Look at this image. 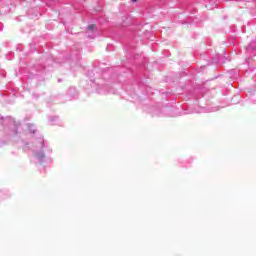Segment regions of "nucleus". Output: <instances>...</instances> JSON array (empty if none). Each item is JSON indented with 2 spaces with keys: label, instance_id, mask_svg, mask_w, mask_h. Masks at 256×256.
<instances>
[{
  "label": "nucleus",
  "instance_id": "obj_3",
  "mask_svg": "<svg viewBox=\"0 0 256 256\" xmlns=\"http://www.w3.org/2000/svg\"><path fill=\"white\" fill-rule=\"evenodd\" d=\"M133 2L137 1V0H132Z\"/></svg>",
  "mask_w": 256,
  "mask_h": 256
},
{
  "label": "nucleus",
  "instance_id": "obj_1",
  "mask_svg": "<svg viewBox=\"0 0 256 256\" xmlns=\"http://www.w3.org/2000/svg\"><path fill=\"white\" fill-rule=\"evenodd\" d=\"M36 157H37V159H39V160L41 161V159H45V154H43L42 152H40V153H37V154H36Z\"/></svg>",
  "mask_w": 256,
  "mask_h": 256
},
{
  "label": "nucleus",
  "instance_id": "obj_2",
  "mask_svg": "<svg viewBox=\"0 0 256 256\" xmlns=\"http://www.w3.org/2000/svg\"><path fill=\"white\" fill-rule=\"evenodd\" d=\"M95 29V25H89L88 26V31H93Z\"/></svg>",
  "mask_w": 256,
  "mask_h": 256
}]
</instances>
